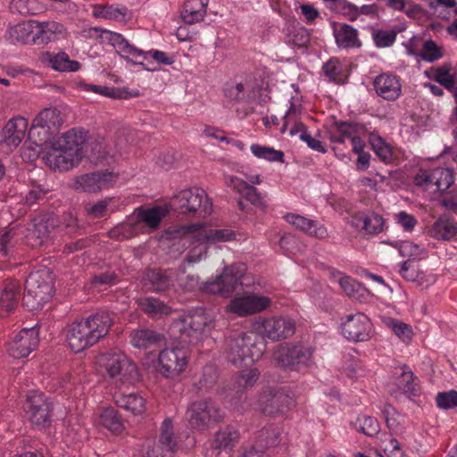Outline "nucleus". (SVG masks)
Instances as JSON below:
<instances>
[{"instance_id":"9","label":"nucleus","mask_w":457,"mask_h":457,"mask_svg":"<svg viewBox=\"0 0 457 457\" xmlns=\"http://www.w3.org/2000/svg\"><path fill=\"white\" fill-rule=\"evenodd\" d=\"M99 362L110 378L120 383H133L138 379L136 364L123 353L116 350L103 353Z\"/></svg>"},{"instance_id":"52","label":"nucleus","mask_w":457,"mask_h":457,"mask_svg":"<svg viewBox=\"0 0 457 457\" xmlns=\"http://www.w3.org/2000/svg\"><path fill=\"white\" fill-rule=\"evenodd\" d=\"M260 377L257 369H248L242 370L236 378V384L239 390H245L254 386Z\"/></svg>"},{"instance_id":"34","label":"nucleus","mask_w":457,"mask_h":457,"mask_svg":"<svg viewBox=\"0 0 457 457\" xmlns=\"http://www.w3.org/2000/svg\"><path fill=\"white\" fill-rule=\"evenodd\" d=\"M284 218L288 223L295 227L297 229L312 237L324 238L328 235L327 228L324 226H318L316 221L303 216L287 213Z\"/></svg>"},{"instance_id":"13","label":"nucleus","mask_w":457,"mask_h":457,"mask_svg":"<svg viewBox=\"0 0 457 457\" xmlns=\"http://www.w3.org/2000/svg\"><path fill=\"white\" fill-rule=\"evenodd\" d=\"M187 415L190 426L199 430H204L210 424L219 422L222 419L220 409L210 399L192 403Z\"/></svg>"},{"instance_id":"25","label":"nucleus","mask_w":457,"mask_h":457,"mask_svg":"<svg viewBox=\"0 0 457 457\" xmlns=\"http://www.w3.org/2000/svg\"><path fill=\"white\" fill-rule=\"evenodd\" d=\"M395 383L388 389L390 395L397 396L398 394H410L412 395H418V386L415 382L417 378L413 372L407 369V367L400 368L395 372Z\"/></svg>"},{"instance_id":"55","label":"nucleus","mask_w":457,"mask_h":457,"mask_svg":"<svg viewBox=\"0 0 457 457\" xmlns=\"http://www.w3.org/2000/svg\"><path fill=\"white\" fill-rule=\"evenodd\" d=\"M399 253L402 256L408 257V261L411 262L413 260L421 259L426 254L424 248L411 241H403L400 245Z\"/></svg>"},{"instance_id":"1","label":"nucleus","mask_w":457,"mask_h":457,"mask_svg":"<svg viewBox=\"0 0 457 457\" xmlns=\"http://www.w3.org/2000/svg\"><path fill=\"white\" fill-rule=\"evenodd\" d=\"M86 143L85 130L72 129L51 144L43 160L53 170H68L85 157Z\"/></svg>"},{"instance_id":"39","label":"nucleus","mask_w":457,"mask_h":457,"mask_svg":"<svg viewBox=\"0 0 457 457\" xmlns=\"http://www.w3.org/2000/svg\"><path fill=\"white\" fill-rule=\"evenodd\" d=\"M162 336L148 328L136 329L130 332V342L137 348H149L159 345Z\"/></svg>"},{"instance_id":"15","label":"nucleus","mask_w":457,"mask_h":457,"mask_svg":"<svg viewBox=\"0 0 457 457\" xmlns=\"http://www.w3.org/2000/svg\"><path fill=\"white\" fill-rule=\"evenodd\" d=\"M257 328L264 337L279 341L295 334V322L289 317H271L262 320Z\"/></svg>"},{"instance_id":"61","label":"nucleus","mask_w":457,"mask_h":457,"mask_svg":"<svg viewBox=\"0 0 457 457\" xmlns=\"http://www.w3.org/2000/svg\"><path fill=\"white\" fill-rule=\"evenodd\" d=\"M224 93L227 98L234 102L245 100L246 96V87L244 83L227 85Z\"/></svg>"},{"instance_id":"28","label":"nucleus","mask_w":457,"mask_h":457,"mask_svg":"<svg viewBox=\"0 0 457 457\" xmlns=\"http://www.w3.org/2000/svg\"><path fill=\"white\" fill-rule=\"evenodd\" d=\"M137 304L145 314L155 320L163 319L173 312L171 306L154 296L140 297Z\"/></svg>"},{"instance_id":"53","label":"nucleus","mask_w":457,"mask_h":457,"mask_svg":"<svg viewBox=\"0 0 457 457\" xmlns=\"http://www.w3.org/2000/svg\"><path fill=\"white\" fill-rule=\"evenodd\" d=\"M362 232L367 235L378 234L383 231L384 219L374 212L366 213Z\"/></svg>"},{"instance_id":"50","label":"nucleus","mask_w":457,"mask_h":457,"mask_svg":"<svg viewBox=\"0 0 457 457\" xmlns=\"http://www.w3.org/2000/svg\"><path fill=\"white\" fill-rule=\"evenodd\" d=\"M158 441L171 448L173 453H176L178 442L174 436L172 420L170 418L165 419L162 423Z\"/></svg>"},{"instance_id":"31","label":"nucleus","mask_w":457,"mask_h":457,"mask_svg":"<svg viewBox=\"0 0 457 457\" xmlns=\"http://www.w3.org/2000/svg\"><path fill=\"white\" fill-rule=\"evenodd\" d=\"M64 26L56 21H34V43H48L56 39L57 35L63 33Z\"/></svg>"},{"instance_id":"18","label":"nucleus","mask_w":457,"mask_h":457,"mask_svg":"<svg viewBox=\"0 0 457 457\" xmlns=\"http://www.w3.org/2000/svg\"><path fill=\"white\" fill-rule=\"evenodd\" d=\"M371 323L361 312L347 315L341 323L342 335L353 342L367 341L370 337Z\"/></svg>"},{"instance_id":"51","label":"nucleus","mask_w":457,"mask_h":457,"mask_svg":"<svg viewBox=\"0 0 457 457\" xmlns=\"http://www.w3.org/2000/svg\"><path fill=\"white\" fill-rule=\"evenodd\" d=\"M251 151L257 158L270 162H284V153L271 147L253 144L251 145Z\"/></svg>"},{"instance_id":"35","label":"nucleus","mask_w":457,"mask_h":457,"mask_svg":"<svg viewBox=\"0 0 457 457\" xmlns=\"http://www.w3.org/2000/svg\"><path fill=\"white\" fill-rule=\"evenodd\" d=\"M50 224L48 218H37L28 227L27 238L32 246L41 245L49 237Z\"/></svg>"},{"instance_id":"40","label":"nucleus","mask_w":457,"mask_h":457,"mask_svg":"<svg viewBox=\"0 0 457 457\" xmlns=\"http://www.w3.org/2000/svg\"><path fill=\"white\" fill-rule=\"evenodd\" d=\"M168 214V209L164 206H154L152 208H138L137 210V220L144 222L151 228H157L163 217Z\"/></svg>"},{"instance_id":"46","label":"nucleus","mask_w":457,"mask_h":457,"mask_svg":"<svg viewBox=\"0 0 457 457\" xmlns=\"http://www.w3.org/2000/svg\"><path fill=\"white\" fill-rule=\"evenodd\" d=\"M54 135H55V133L33 120L32 126L29 130L28 137L32 144L36 146L41 147L43 145H46L48 143L52 144L50 140Z\"/></svg>"},{"instance_id":"5","label":"nucleus","mask_w":457,"mask_h":457,"mask_svg":"<svg viewBox=\"0 0 457 457\" xmlns=\"http://www.w3.org/2000/svg\"><path fill=\"white\" fill-rule=\"evenodd\" d=\"M362 128L358 123L340 122L336 123L335 131L330 134V140L337 144H345L349 141L353 153L358 154L356 168L365 170L369 168L370 154L363 151L364 141L357 135L359 129Z\"/></svg>"},{"instance_id":"14","label":"nucleus","mask_w":457,"mask_h":457,"mask_svg":"<svg viewBox=\"0 0 457 457\" xmlns=\"http://www.w3.org/2000/svg\"><path fill=\"white\" fill-rule=\"evenodd\" d=\"M258 403L265 415L276 416L287 412L294 405V399L285 389L273 388L263 392Z\"/></svg>"},{"instance_id":"38","label":"nucleus","mask_w":457,"mask_h":457,"mask_svg":"<svg viewBox=\"0 0 457 457\" xmlns=\"http://www.w3.org/2000/svg\"><path fill=\"white\" fill-rule=\"evenodd\" d=\"M209 0H186L181 18L187 24L202 21L206 15Z\"/></svg>"},{"instance_id":"6","label":"nucleus","mask_w":457,"mask_h":457,"mask_svg":"<svg viewBox=\"0 0 457 457\" xmlns=\"http://www.w3.org/2000/svg\"><path fill=\"white\" fill-rule=\"evenodd\" d=\"M312 349L307 345L286 343L274 353V360L284 370L300 371L312 363Z\"/></svg>"},{"instance_id":"41","label":"nucleus","mask_w":457,"mask_h":457,"mask_svg":"<svg viewBox=\"0 0 457 457\" xmlns=\"http://www.w3.org/2000/svg\"><path fill=\"white\" fill-rule=\"evenodd\" d=\"M197 231L194 235L197 240H206L213 243L227 242L235 239L236 234L230 229H212L208 228H202L197 224Z\"/></svg>"},{"instance_id":"58","label":"nucleus","mask_w":457,"mask_h":457,"mask_svg":"<svg viewBox=\"0 0 457 457\" xmlns=\"http://www.w3.org/2000/svg\"><path fill=\"white\" fill-rule=\"evenodd\" d=\"M397 32L395 30L378 29L372 34L375 45L378 47H387L392 46L396 39Z\"/></svg>"},{"instance_id":"33","label":"nucleus","mask_w":457,"mask_h":457,"mask_svg":"<svg viewBox=\"0 0 457 457\" xmlns=\"http://www.w3.org/2000/svg\"><path fill=\"white\" fill-rule=\"evenodd\" d=\"M428 235L436 240L449 241L457 235V224L447 215H441L429 228Z\"/></svg>"},{"instance_id":"11","label":"nucleus","mask_w":457,"mask_h":457,"mask_svg":"<svg viewBox=\"0 0 457 457\" xmlns=\"http://www.w3.org/2000/svg\"><path fill=\"white\" fill-rule=\"evenodd\" d=\"M245 271V266L243 263L226 267L220 275L206 281L203 288L207 293L229 297L242 286L241 279Z\"/></svg>"},{"instance_id":"24","label":"nucleus","mask_w":457,"mask_h":457,"mask_svg":"<svg viewBox=\"0 0 457 457\" xmlns=\"http://www.w3.org/2000/svg\"><path fill=\"white\" fill-rule=\"evenodd\" d=\"M142 283L146 290L161 293L170 289L172 286V278L168 270L148 269L142 278Z\"/></svg>"},{"instance_id":"43","label":"nucleus","mask_w":457,"mask_h":457,"mask_svg":"<svg viewBox=\"0 0 457 457\" xmlns=\"http://www.w3.org/2000/svg\"><path fill=\"white\" fill-rule=\"evenodd\" d=\"M34 120L55 134L58 133L62 122L61 113L56 108H46L43 110Z\"/></svg>"},{"instance_id":"30","label":"nucleus","mask_w":457,"mask_h":457,"mask_svg":"<svg viewBox=\"0 0 457 457\" xmlns=\"http://www.w3.org/2000/svg\"><path fill=\"white\" fill-rule=\"evenodd\" d=\"M281 432L282 429L278 425L264 426L257 432L253 446L262 451L277 446L281 440Z\"/></svg>"},{"instance_id":"2","label":"nucleus","mask_w":457,"mask_h":457,"mask_svg":"<svg viewBox=\"0 0 457 457\" xmlns=\"http://www.w3.org/2000/svg\"><path fill=\"white\" fill-rule=\"evenodd\" d=\"M112 325V320L107 312H97L76 321L67 334L69 346L74 353H80L104 338Z\"/></svg>"},{"instance_id":"26","label":"nucleus","mask_w":457,"mask_h":457,"mask_svg":"<svg viewBox=\"0 0 457 457\" xmlns=\"http://www.w3.org/2000/svg\"><path fill=\"white\" fill-rule=\"evenodd\" d=\"M21 284L19 281L7 278L0 291V316L7 315L18 303Z\"/></svg>"},{"instance_id":"49","label":"nucleus","mask_w":457,"mask_h":457,"mask_svg":"<svg viewBox=\"0 0 457 457\" xmlns=\"http://www.w3.org/2000/svg\"><path fill=\"white\" fill-rule=\"evenodd\" d=\"M100 422L114 433H120L123 428L122 421L113 408H106L102 411Z\"/></svg>"},{"instance_id":"21","label":"nucleus","mask_w":457,"mask_h":457,"mask_svg":"<svg viewBox=\"0 0 457 457\" xmlns=\"http://www.w3.org/2000/svg\"><path fill=\"white\" fill-rule=\"evenodd\" d=\"M116 177L112 172L96 171L81 175L76 179L75 189L82 192L96 193L108 187Z\"/></svg>"},{"instance_id":"23","label":"nucleus","mask_w":457,"mask_h":457,"mask_svg":"<svg viewBox=\"0 0 457 457\" xmlns=\"http://www.w3.org/2000/svg\"><path fill=\"white\" fill-rule=\"evenodd\" d=\"M378 96L387 101L396 100L402 93L399 79L393 74L383 73L373 82Z\"/></svg>"},{"instance_id":"3","label":"nucleus","mask_w":457,"mask_h":457,"mask_svg":"<svg viewBox=\"0 0 457 457\" xmlns=\"http://www.w3.org/2000/svg\"><path fill=\"white\" fill-rule=\"evenodd\" d=\"M54 294V276L49 269L31 272L25 282L23 304L29 311H37L48 302Z\"/></svg>"},{"instance_id":"45","label":"nucleus","mask_w":457,"mask_h":457,"mask_svg":"<svg viewBox=\"0 0 457 457\" xmlns=\"http://www.w3.org/2000/svg\"><path fill=\"white\" fill-rule=\"evenodd\" d=\"M11 7L22 15H35L45 11L46 4L44 0H12Z\"/></svg>"},{"instance_id":"8","label":"nucleus","mask_w":457,"mask_h":457,"mask_svg":"<svg viewBox=\"0 0 457 457\" xmlns=\"http://www.w3.org/2000/svg\"><path fill=\"white\" fill-rule=\"evenodd\" d=\"M170 206L179 213L200 216L209 215L212 205L205 192L198 187L187 188L175 195L170 201Z\"/></svg>"},{"instance_id":"60","label":"nucleus","mask_w":457,"mask_h":457,"mask_svg":"<svg viewBox=\"0 0 457 457\" xmlns=\"http://www.w3.org/2000/svg\"><path fill=\"white\" fill-rule=\"evenodd\" d=\"M436 402L440 409H452L457 406V391L450 390L440 392L436 397Z\"/></svg>"},{"instance_id":"42","label":"nucleus","mask_w":457,"mask_h":457,"mask_svg":"<svg viewBox=\"0 0 457 457\" xmlns=\"http://www.w3.org/2000/svg\"><path fill=\"white\" fill-rule=\"evenodd\" d=\"M114 397L119 407L131 411L135 415L141 414L145 411V400L137 394H120Z\"/></svg>"},{"instance_id":"12","label":"nucleus","mask_w":457,"mask_h":457,"mask_svg":"<svg viewBox=\"0 0 457 457\" xmlns=\"http://www.w3.org/2000/svg\"><path fill=\"white\" fill-rule=\"evenodd\" d=\"M24 409L33 425L40 428L51 425L54 403L44 394L38 391L28 392Z\"/></svg>"},{"instance_id":"7","label":"nucleus","mask_w":457,"mask_h":457,"mask_svg":"<svg viewBox=\"0 0 457 457\" xmlns=\"http://www.w3.org/2000/svg\"><path fill=\"white\" fill-rule=\"evenodd\" d=\"M107 34V39L110 44L115 48L116 52L124 59L134 64H143V60L151 56L156 62L162 64H172L173 59L168 57L166 53L159 50L145 52L136 46L130 45L122 35L109 30H102Z\"/></svg>"},{"instance_id":"29","label":"nucleus","mask_w":457,"mask_h":457,"mask_svg":"<svg viewBox=\"0 0 457 457\" xmlns=\"http://www.w3.org/2000/svg\"><path fill=\"white\" fill-rule=\"evenodd\" d=\"M39 59L44 64L62 72L76 71L80 67L79 62L70 60L68 54L64 52H60L56 54L44 52L40 54Z\"/></svg>"},{"instance_id":"20","label":"nucleus","mask_w":457,"mask_h":457,"mask_svg":"<svg viewBox=\"0 0 457 457\" xmlns=\"http://www.w3.org/2000/svg\"><path fill=\"white\" fill-rule=\"evenodd\" d=\"M270 304V299L266 296L246 295L236 297L227 306L229 312L244 317L265 310Z\"/></svg>"},{"instance_id":"44","label":"nucleus","mask_w":457,"mask_h":457,"mask_svg":"<svg viewBox=\"0 0 457 457\" xmlns=\"http://www.w3.org/2000/svg\"><path fill=\"white\" fill-rule=\"evenodd\" d=\"M8 33L12 43L26 44L32 41V36H34V21L19 23L10 28Z\"/></svg>"},{"instance_id":"22","label":"nucleus","mask_w":457,"mask_h":457,"mask_svg":"<svg viewBox=\"0 0 457 457\" xmlns=\"http://www.w3.org/2000/svg\"><path fill=\"white\" fill-rule=\"evenodd\" d=\"M225 184L233 189L236 193L245 197L256 207L263 208L265 206L261 193L256 187L247 183L245 180L236 176H225Z\"/></svg>"},{"instance_id":"16","label":"nucleus","mask_w":457,"mask_h":457,"mask_svg":"<svg viewBox=\"0 0 457 457\" xmlns=\"http://www.w3.org/2000/svg\"><path fill=\"white\" fill-rule=\"evenodd\" d=\"M159 371L163 377L174 378L187 367V353L183 348H166L159 354Z\"/></svg>"},{"instance_id":"17","label":"nucleus","mask_w":457,"mask_h":457,"mask_svg":"<svg viewBox=\"0 0 457 457\" xmlns=\"http://www.w3.org/2000/svg\"><path fill=\"white\" fill-rule=\"evenodd\" d=\"M198 225L194 224L190 226H181L175 228L174 230H168V233L171 235L172 238H182L186 242L195 244L187 253L185 262L188 264H195L199 262L203 257L207 253L206 240H197L194 235L198 230Z\"/></svg>"},{"instance_id":"27","label":"nucleus","mask_w":457,"mask_h":457,"mask_svg":"<svg viewBox=\"0 0 457 457\" xmlns=\"http://www.w3.org/2000/svg\"><path fill=\"white\" fill-rule=\"evenodd\" d=\"M28 129V121L22 117L11 119L4 127L2 137L9 146H18L23 140Z\"/></svg>"},{"instance_id":"4","label":"nucleus","mask_w":457,"mask_h":457,"mask_svg":"<svg viewBox=\"0 0 457 457\" xmlns=\"http://www.w3.org/2000/svg\"><path fill=\"white\" fill-rule=\"evenodd\" d=\"M212 318L205 312L204 309L198 308L173 320L170 325L169 332L173 338L191 344L198 340L206 328L212 326Z\"/></svg>"},{"instance_id":"32","label":"nucleus","mask_w":457,"mask_h":457,"mask_svg":"<svg viewBox=\"0 0 457 457\" xmlns=\"http://www.w3.org/2000/svg\"><path fill=\"white\" fill-rule=\"evenodd\" d=\"M85 132L87 133V143L85 145L87 153L85 156H87L95 164L102 163L108 156L112 155L105 139L100 137H91L87 131Z\"/></svg>"},{"instance_id":"64","label":"nucleus","mask_w":457,"mask_h":457,"mask_svg":"<svg viewBox=\"0 0 457 457\" xmlns=\"http://www.w3.org/2000/svg\"><path fill=\"white\" fill-rule=\"evenodd\" d=\"M310 42V36L306 29L300 28L288 34V43L298 47H304Z\"/></svg>"},{"instance_id":"19","label":"nucleus","mask_w":457,"mask_h":457,"mask_svg":"<svg viewBox=\"0 0 457 457\" xmlns=\"http://www.w3.org/2000/svg\"><path fill=\"white\" fill-rule=\"evenodd\" d=\"M38 342V329L36 328H23L9 343L8 352L13 358H24L36 349Z\"/></svg>"},{"instance_id":"59","label":"nucleus","mask_w":457,"mask_h":457,"mask_svg":"<svg viewBox=\"0 0 457 457\" xmlns=\"http://www.w3.org/2000/svg\"><path fill=\"white\" fill-rule=\"evenodd\" d=\"M51 192L48 187L41 185L33 186L32 188L26 195L25 202L27 204L32 205L34 204L45 201L47 199V195Z\"/></svg>"},{"instance_id":"62","label":"nucleus","mask_w":457,"mask_h":457,"mask_svg":"<svg viewBox=\"0 0 457 457\" xmlns=\"http://www.w3.org/2000/svg\"><path fill=\"white\" fill-rule=\"evenodd\" d=\"M137 234L135 224L124 223L115 227L110 231V237L117 240L122 241L129 238Z\"/></svg>"},{"instance_id":"57","label":"nucleus","mask_w":457,"mask_h":457,"mask_svg":"<svg viewBox=\"0 0 457 457\" xmlns=\"http://www.w3.org/2000/svg\"><path fill=\"white\" fill-rule=\"evenodd\" d=\"M420 56L424 61L433 62L443 56L442 49L433 40H427L424 42Z\"/></svg>"},{"instance_id":"10","label":"nucleus","mask_w":457,"mask_h":457,"mask_svg":"<svg viewBox=\"0 0 457 457\" xmlns=\"http://www.w3.org/2000/svg\"><path fill=\"white\" fill-rule=\"evenodd\" d=\"M225 352L228 360L237 364L245 359L251 361L258 360L262 355V350L257 348L253 334L245 332H233L226 337Z\"/></svg>"},{"instance_id":"54","label":"nucleus","mask_w":457,"mask_h":457,"mask_svg":"<svg viewBox=\"0 0 457 457\" xmlns=\"http://www.w3.org/2000/svg\"><path fill=\"white\" fill-rule=\"evenodd\" d=\"M332 8L350 21H355L358 19V6L347 0H337Z\"/></svg>"},{"instance_id":"47","label":"nucleus","mask_w":457,"mask_h":457,"mask_svg":"<svg viewBox=\"0 0 457 457\" xmlns=\"http://www.w3.org/2000/svg\"><path fill=\"white\" fill-rule=\"evenodd\" d=\"M352 425L357 431L368 436H374L380 431L378 421L370 416L361 415L355 421L352 422Z\"/></svg>"},{"instance_id":"48","label":"nucleus","mask_w":457,"mask_h":457,"mask_svg":"<svg viewBox=\"0 0 457 457\" xmlns=\"http://www.w3.org/2000/svg\"><path fill=\"white\" fill-rule=\"evenodd\" d=\"M453 173L448 168H436L433 170V185L436 186L437 191H446L453 184Z\"/></svg>"},{"instance_id":"56","label":"nucleus","mask_w":457,"mask_h":457,"mask_svg":"<svg viewBox=\"0 0 457 457\" xmlns=\"http://www.w3.org/2000/svg\"><path fill=\"white\" fill-rule=\"evenodd\" d=\"M370 144L376 154L384 162L392 159L393 152L389 145H387L380 137H372Z\"/></svg>"},{"instance_id":"37","label":"nucleus","mask_w":457,"mask_h":457,"mask_svg":"<svg viewBox=\"0 0 457 457\" xmlns=\"http://www.w3.org/2000/svg\"><path fill=\"white\" fill-rule=\"evenodd\" d=\"M240 434L237 428L228 426L215 433L212 447L219 451H231L237 444Z\"/></svg>"},{"instance_id":"36","label":"nucleus","mask_w":457,"mask_h":457,"mask_svg":"<svg viewBox=\"0 0 457 457\" xmlns=\"http://www.w3.org/2000/svg\"><path fill=\"white\" fill-rule=\"evenodd\" d=\"M334 36L337 45L342 48H358L361 46V41L358 37V30L348 24H340L334 29Z\"/></svg>"},{"instance_id":"63","label":"nucleus","mask_w":457,"mask_h":457,"mask_svg":"<svg viewBox=\"0 0 457 457\" xmlns=\"http://www.w3.org/2000/svg\"><path fill=\"white\" fill-rule=\"evenodd\" d=\"M434 79L440 85L444 86L446 89L452 91L454 87V78L450 74L449 69L442 66L435 70Z\"/></svg>"}]
</instances>
